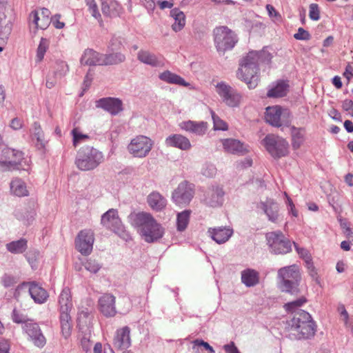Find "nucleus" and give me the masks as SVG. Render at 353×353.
Masks as SVG:
<instances>
[{"label": "nucleus", "mask_w": 353, "mask_h": 353, "mask_svg": "<svg viewBox=\"0 0 353 353\" xmlns=\"http://www.w3.org/2000/svg\"><path fill=\"white\" fill-rule=\"evenodd\" d=\"M294 38L296 40L308 41L311 39V35L304 28H299L297 32L294 34Z\"/></svg>", "instance_id": "6e6d98bb"}, {"label": "nucleus", "mask_w": 353, "mask_h": 353, "mask_svg": "<svg viewBox=\"0 0 353 353\" xmlns=\"http://www.w3.org/2000/svg\"><path fill=\"white\" fill-rule=\"evenodd\" d=\"M69 70L68 65L63 61H57L55 63L54 76L59 77H64Z\"/></svg>", "instance_id": "09e8293b"}, {"label": "nucleus", "mask_w": 353, "mask_h": 353, "mask_svg": "<svg viewBox=\"0 0 353 353\" xmlns=\"http://www.w3.org/2000/svg\"><path fill=\"white\" fill-rule=\"evenodd\" d=\"M285 330L291 339L306 340L314 337L316 325L308 312L299 310L286 320Z\"/></svg>", "instance_id": "f03ea898"}, {"label": "nucleus", "mask_w": 353, "mask_h": 353, "mask_svg": "<svg viewBox=\"0 0 353 353\" xmlns=\"http://www.w3.org/2000/svg\"><path fill=\"white\" fill-rule=\"evenodd\" d=\"M84 267L91 273L96 274L101 268V265L97 260L89 259L84 263Z\"/></svg>", "instance_id": "603ef678"}, {"label": "nucleus", "mask_w": 353, "mask_h": 353, "mask_svg": "<svg viewBox=\"0 0 353 353\" xmlns=\"http://www.w3.org/2000/svg\"><path fill=\"white\" fill-rule=\"evenodd\" d=\"M129 219L131 224L139 228L145 242L154 243L163 237L164 228L151 214L145 212L131 214Z\"/></svg>", "instance_id": "7ed1b4c3"}, {"label": "nucleus", "mask_w": 353, "mask_h": 353, "mask_svg": "<svg viewBox=\"0 0 353 353\" xmlns=\"http://www.w3.org/2000/svg\"><path fill=\"white\" fill-rule=\"evenodd\" d=\"M92 79H93L92 75L90 74V72H88L84 78V81H83V91H85L86 90H88L90 88L92 81Z\"/></svg>", "instance_id": "338daca9"}, {"label": "nucleus", "mask_w": 353, "mask_h": 353, "mask_svg": "<svg viewBox=\"0 0 353 353\" xmlns=\"http://www.w3.org/2000/svg\"><path fill=\"white\" fill-rule=\"evenodd\" d=\"M137 58L141 62L152 67H158L162 65L161 61L157 59L156 55L150 52L149 51H139L137 55Z\"/></svg>", "instance_id": "c9c22d12"}, {"label": "nucleus", "mask_w": 353, "mask_h": 353, "mask_svg": "<svg viewBox=\"0 0 353 353\" xmlns=\"http://www.w3.org/2000/svg\"><path fill=\"white\" fill-rule=\"evenodd\" d=\"M294 245L297 253L302 259L305 260V263L312 260L311 255L307 250L299 247L295 243H294Z\"/></svg>", "instance_id": "13d9d810"}, {"label": "nucleus", "mask_w": 353, "mask_h": 353, "mask_svg": "<svg viewBox=\"0 0 353 353\" xmlns=\"http://www.w3.org/2000/svg\"><path fill=\"white\" fill-rule=\"evenodd\" d=\"M170 16L174 19L172 28L174 32L181 30L185 24V16L179 8H174L170 11Z\"/></svg>", "instance_id": "e433bc0d"}, {"label": "nucleus", "mask_w": 353, "mask_h": 353, "mask_svg": "<svg viewBox=\"0 0 353 353\" xmlns=\"http://www.w3.org/2000/svg\"><path fill=\"white\" fill-rule=\"evenodd\" d=\"M265 118L266 122L272 126H289L291 123L292 114L288 109L275 105L266 108Z\"/></svg>", "instance_id": "6e6552de"}, {"label": "nucleus", "mask_w": 353, "mask_h": 353, "mask_svg": "<svg viewBox=\"0 0 353 353\" xmlns=\"http://www.w3.org/2000/svg\"><path fill=\"white\" fill-rule=\"evenodd\" d=\"M266 240L270 252L274 254H285L291 251V243L281 231L268 232Z\"/></svg>", "instance_id": "1a4fd4ad"}, {"label": "nucleus", "mask_w": 353, "mask_h": 353, "mask_svg": "<svg viewBox=\"0 0 353 353\" xmlns=\"http://www.w3.org/2000/svg\"><path fill=\"white\" fill-rule=\"evenodd\" d=\"M307 302V299L304 296H301L299 299L288 302L284 305L285 310L288 312H292V315L295 312H298L299 308Z\"/></svg>", "instance_id": "a18cd8bd"}, {"label": "nucleus", "mask_w": 353, "mask_h": 353, "mask_svg": "<svg viewBox=\"0 0 353 353\" xmlns=\"http://www.w3.org/2000/svg\"><path fill=\"white\" fill-rule=\"evenodd\" d=\"M179 126L182 130L197 136L204 135L208 128V123L205 121L197 122L191 120L181 122Z\"/></svg>", "instance_id": "5701e85b"}, {"label": "nucleus", "mask_w": 353, "mask_h": 353, "mask_svg": "<svg viewBox=\"0 0 353 353\" xmlns=\"http://www.w3.org/2000/svg\"><path fill=\"white\" fill-rule=\"evenodd\" d=\"M165 144L167 146L177 148L181 150H188L192 148L190 140L179 134H172L167 137Z\"/></svg>", "instance_id": "a878e982"}, {"label": "nucleus", "mask_w": 353, "mask_h": 353, "mask_svg": "<svg viewBox=\"0 0 353 353\" xmlns=\"http://www.w3.org/2000/svg\"><path fill=\"white\" fill-rule=\"evenodd\" d=\"M92 318V314L88 310V309L83 310L79 312L78 315L79 323L83 326H87Z\"/></svg>", "instance_id": "3c124183"}, {"label": "nucleus", "mask_w": 353, "mask_h": 353, "mask_svg": "<svg viewBox=\"0 0 353 353\" xmlns=\"http://www.w3.org/2000/svg\"><path fill=\"white\" fill-rule=\"evenodd\" d=\"M50 12L47 8H42L41 12L32 11L30 14V20L36 25L37 28L46 29L50 23Z\"/></svg>", "instance_id": "4be33fe9"}, {"label": "nucleus", "mask_w": 353, "mask_h": 353, "mask_svg": "<svg viewBox=\"0 0 353 353\" xmlns=\"http://www.w3.org/2000/svg\"><path fill=\"white\" fill-rule=\"evenodd\" d=\"M201 173L206 177H213L216 173V169L214 165L205 163L203 165Z\"/></svg>", "instance_id": "864d4df0"}, {"label": "nucleus", "mask_w": 353, "mask_h": 353, "mask_svg": "<svg viewBox=\"0 0 353 353\" xmlns=\"http://www.w3.org/2000/svg\"><path fill=\"white\" fill-rule=\"evenodd\" d=\"M59 319L62 335L65 339H68L72 331V319L70 312H60Z\"/></svg>", "instance_id": "4c0bfd02"}, {"label": "nucleus", "mask_w": 353, "mask_h": 353, "mask_svg": "<svg viewBox=\"0 0 353 353\" xmlns=\"http://www.w3.org/2000/svg\"><path fill=\"white\" fill-rule=\"evenodd\" d=\"M11 193L17 196H28V191L26 183L20 179H14L10 182Z\"/></svg>", "instance_id": "ea45409f"}, {"label": "nucleus", "mask_w": 353, "mask_h": 353, "mask_svg": "<svg viewBox=\"0 0 353 353\" xmlns=\"http://www.w3.org/2000/svg\"><path fill=\"white\" fill-rule=\"evenodd\" d=\"M81 345L84 351L88 352L91 347L89 339L83 336L81 340Z\"/></svg>", "instance_id": "774afa93"}, {"label": "nucleus", "mask_w": 353, "mask_h": 353, "mask_svg": "<svg viewBox=\"0 0 353 353\" xmlns=\"http://www.w3.org/2000/svg\"><path fill=\"white\" fill-rule=\"evenodd\" d=\"M12 31V23L4 17L3 19L0 17V46L7 42L9 35Z\"/></svg>", "instance_id": "37998d69"}, {"label": "nucleus", "mask_w": 353, "mask_h": 353, "mask_svg": "<svg viewBox=\"0 0 353 353\" xmlns=\"http://www.w3.org/2000/svg\"><path fill=\"white\" fill-rule=\"evenodd\" d=\"M272 57V54L266 50L250 52L240 62L236 72L238 79L244 81L249 88H256L259 80V65L261 63H270Z\"/></svg>", "instance_id": "f257e3e1"}, {"label": "nucleus", "mask_w": 353, "mask_h": 353, "mask_svg": "<svg viewBox=\"0 0 353 353\" xmlns=\"http://www.w3.org/2000/svg\"><path fill=\"white\" fill-rule=\"evenodd\" d=\"M101 6L103 15L108 17L117 16L121 9L120 4L116 0H101Z\"/></svg>", "instance_id": "c85d7f7f"}, {"label": "nucleus", "mask_w": 353, "mask_h": 353, "mask_svg": "<svg viewBox=\"0 0 353 353\" xmlns=\"http://www.w3.org/2000/svg\"><path fill=\"white\" fill-rule=\"evenodd\" d=\"M191 210H185L179 212L176 216V228L179 232L184 231L189 223Z\"/></svg>", "instance_id": "c03bdc74"}, {"label": "nucleus", "mask_w": 353, "mask_h": 353, "mask_svg": "<svg viewBox=\"0 0 353 353\" xmlns=\"http://www.w3.org/2000/svg\"><path fill=\"white\" fill-rule=\"evenodd\" d=\"M305 130L301 128L291 127L292 145L294 150L301 147L304 142Z\"/></svg>", "instance_id": "79ce46f5"}, {"label": "nucleus", "mask_w": 353, "mask_h": 353, "mask_svg": "<svg viewBox=\"0 0 353 353\" xmlns=\"http://www.w3.org/2000/svg\"><path fill=\"white\" fill-rule=\"evenodd\" d=\"M266 10H268L270 17H274L277 19H281V15L272 5L268 4L266 6Z\"/></svg>", "instance_id": "69168bd1"}, {"label": "nucleus", "mask_w": 353, "mask_h": 353, "mask_svg": "<svg viewBox=\"0 0 353 353\" xmlns=\"http://www.w3.org/2000/svg\"><path fill=\"white\" fill-rule=\"evenodd\" d=\"M216 91L222 101L228 106L235 108L239 105L241 95L230 85L224 82L218 83L216 85Z\"/></svg>", "instance_id": "ddd939ff"}, {"label": "nucleus", "mask_w": 353, "mask_h": 353, "mask_svg": "<svg viewBox=\"0 0 353 353\" xmlns=\"http://www.w3.org/2000/svg\"><path fill=\"white\" fill-rule=\"evenodd\" d=\"M10 345L7 340H0V353H9Z\"/></svg>", "instance_id": "0e129e2a"}, {"label": "nucleus", "mask_w": 353, "mask_h": 353, "mask_svg": "<svg viewBox=\"0 0 353 353\" xmlns=\"http://www.w3.org/2000/svg\"><path fill=\"white\" fill-rule=\"evenodd\" d=\"M261 208L267 215L268 220L273 223H277L279 221V207L277 203L272 199H268L265 202H261Z\"/></svg>", "instance_id": "393cba45"}, {"label": "nucleus", "mask_w": 353, "mask_h": 353, "mask_svg": "<svg viewBox=\"0 0 353 353\" xmlns=\"http://www.w3.org/2000/svg\"><path fill=\"white\" fill-rule=\"evenodd\" d=\"M223 349L227 353H241L234 342H230L229 344L225 345Z\"/></svg>", "instance_id": "e2e57ef3"}, {"label": "nucleus", "mask_w": 353, "mask_h": 353, "mask_svg": "<svg viewBox=\"0 0 353 353\" xmlns=\"http://www.w3.org/2000/svg\"><path fill=\"white\" fill-rule=\"evenodd\" d=\"M2 283L6 288L12 286L15 283V279L13 276L4 274L1 279Z\"/></svg>", "instance_id": "680f3d73"}, {"label": "nucleus", "mask_w": 353, "mask_h": 353, "mask_svg": "<svg viewBox=\"0 0 353 353\" xmlns=\"http://www.w3.org/2000/svg\"><path fill=\"white\" fill-rule=\"evenodd\" d=\"M49 41L47 39L41 38L39 45L37 48V56H36V61L39 63L41 62L43 57L44 54L48 48Z\"/></svg>", "instance_id": "de8ad7c7"}, {"label": "nucleus", "mask_w": 353, "mask_h": 353, "mask_svg": "<svg viewBox=\"0 0 353 353\" xmlns=\"http://www.w3.org/2000/svg\"><path fill=\"white\" fill-rule=\"evenodd\" d=\"M71 134L72 135V143L74 147H77L80 143L90 139V137L81 133L78 128H74L71 131Z\"/></svg>", "instance_id": "49530a36"}, {"label": "nucleus", "mask_w": 353, "mask_h": 353, "mask_svg": "<svg viewBox=\"0 0 353 353\" xmlns=\"http://www.w3.org/2000/svg\"><path fill=\"white\" fill-rule=\"evenodd\" d=\"M12 318L13 321L17 323H26V316L19 314L16 309L12 311Z\"/></svg>", "instance_id": "052dcab7"}, {"label": "nucleus", "mask_w": 353, "mask_h": 353, "mask_svg": "<svg viewBox=\"0 0 353 353\" xmlns=\"http://www.w3.org/2000/svg\"><path fill=\"white\" fill-rule=\"evenodd\" d=\"M212 118L214 123V130H227L228 124L218 117L213 110H210Z\"/></svg>", "instance_id": "8fccbe9b"}, {"label": "nucleus", "mask_w": 353, "mask_h": 353, "mask_svg": "<svg viewBox=\"0 0 353 353\" xmlns=\"http://www.w3.org/2000/svg\"><path fill=\"white\" fill-rule=\"evenodd\" d=\"M32 140H36L35 145L39 150H43L46 147V141L44 138L43 132L38 122L32 125Z\"/></svg>", "instance_id": "72a5a7b5"}, {"label": "nucleus", "mask_w": 353, "mask_h": 353, "mask_svg": "<svg viewBox=\"0 0 353 353\" xmlns=\"http://www.w3.org/2000/svg\"><path fill=\"white\" fill-rule=\"evenodd\" d=\"M309 17L314 21H318L320 19V11L317 4L312 3L310 5Z\"/></svg>", "instance_id": "4d7b16f0"}, {"label": "nucleus", "mask_w": 353, "mask_h": 353, "mask_svg": "<svg viewBox=\"0 0 353 353\" xmlns=\"http://www.w3.org/2000/svg\"><path fill=\"white\" fill-rule=\"evenodd\" d=\"M23 329L35 345L39 347L44 346L46 342V338L41 333L38 324L35 323H26Z\"/></svg>", "instance_id": "aec40b11"}, {"label": "nucleus", "mask_w": 353, "mask_h": 353, "mask_svg": "<svg viewBox=\"0 0 353 353\" xmlns=\"http://www.w3.org/2000/svg\"><path fill=\"white\" fill-rule=\"evenodd\" d=\"M96 106L109 112L112 115H117L123 110V103L118 98L105 97L96 101Z\"/></svg>", "instance_id": "dca6fc26"}, {"label": "nucleus", "mask_w": 353, "mask_h": 353, "mask_svg": "<svg viewBox=\"0 0 353 353\" xmlns=\"http://www.w3.org/2000/svg\"><path fill=\"white\" fill-rule=\"evenodd\" d=\"M241 281L247 287H252L259 282V273L252 269H247L241 272Z\"/></svg>", "instance_id": "f704fd0d"}, {"label": "nucleus", "mask_w": 353, "mask_h": 353, "mask_svg": "<svg viewBox=\"0 0 353 353\" xmlns=\"http://www.w3.org/2000/svg\"><path fill=\"white\" fill-rule=\"evenodd\" d=\"M103 54L88 48L81 56L80 62L86 65H103Z\"/></svg>", "instance_id": "b1692460"}, {"label": "nucleus", "mask_w": 353, "mask_h": 353, "mask_svg": "<svg viewBox=\"0 0 353 353\" xmlns=\"http://www.w3.org/2000/svg\"><path fill=\"white\" fill-rule=\"evenodd\" d=\"M8 251L12 254H21L28 248V241L26 239H20L6 244Z\"/></svg>", "instance_id": "a19ab883"}, {"label": "nucleus", "mask_w": 353, "mask_h": 353, "mask_svg": "<svg viewBox=\"0 0 353 353\" xmlns=\"http://www.w3.org/2000/svg\"><path fill=\"white\" fill-rule=\"evenodd\" d=\"M23 292H28L31 298L37 303H43L48 298L47 291L35 282H23L18 285L14 293V298L18 300L20 294Z\"/></svg>", "instance_id": "9d476101"}, {"label": "nucleus", "mask_w": 353, "mask_h": 353, "mask_svg": "<svg viewBox=\"0 0 353 353\" xmlns=\"http://www.w3.org/2000/svg\"><path fill=\"white\" fill-rule=\"evenodd\" d=\"M60 312H70L72 307V296L68 288H65L61 291L59 298Z\"/></svg>", "instance_id": "473e14b6"}, {"label": "nucleus", "mask_w": 353, "mask_h": 353, "mask_svg": "<svg viewBox=\"0 0 353 353\" xmlns=\"http://www.w3.org/2000/svg\"><path fill=\"white\" fill-rule=\"evenodd\" d=\"M305 266L307 269V272L310 276L317 283H319V276L317 270L313 265V263L311 261H306Z\"/></svg>", "instance_id": "5fc2aeb1"}, {"label": "nucleus", "mask_w": 353, "mask_h": 353, "mask_svg": "<svg viewBox=\"0 0 353 353\" xmlns=\"http://www.w3.org/2000/svg\"><path fill=\"white\" fill-rule=\"evenodd\" d=\"M94 239V233L92 230L80 231L75 239L77 250L83 255H89L92 250Z\"/></svg>", "instance_id": "2eb2a0df"}, {"label": "nucleus", "mask_w": 353, "mask_h": 353, "mask_svg": "<svg viewBox=\"0 0 353 353\" xmlns=\"http://www.w3.org/2000/svg\"><path fill=\"white\" fill-rule=\"evenodd\" d=\"M39 255V252L37 250H30L26 253L25 255L26 259L29 262L30 264L32 266L34 263L37 261V258Z\"/></svg>", "instance_id": "bf43d9fd"}, {"label": "nucleus", "mask_w": 353, "mask_h": 353, "mask_svg": "<svg viewBox=\"0 0 353 353\" xmlns=\"http://www.w3.org/2000/svg\"><path fill=\"white\" fill-rule=\"evenodd\" d=\"M159 77L161 81L168 83L183 85L185 87L190 85V83L186 82L183 78L170 70L163 72L159 74Z\"/></svg>", "instance_id": "2f4dec72"}, {"label": "nucleus", "mask_w": 353, "mask_h": 353, "mask_svg": "<svg viewBox=\"0 0 353 353\" xmlns=\"http://www.w3.org/2000/svg\"><path fill=\"white\" fill-rule=\"evenodd\" d=\"M153 145L154 141L150 138L139 135L131 140L128 150L134 157L144 158L149 154Z\"/></svg>", "instance_id": "9b49d317"}, {"label": "nucleus", "mask_w": 353, "mask_h": 353, "mask_svg": "<svg viewBox=\"0 0 353 353\" xmlns=\"http://www.w3.org/2000/svg\"><path fill=\"white\" fill-rule=\"evenodd\" d=\"M101 223L104 227L114 232L121 230L122 224L117 210L110 209L104 213L101 216Z\"/></svg>", "instance_id": "f3484780"}, {"label": "nucleus", "mask_w": 353, "mask_h": 353, "mask_svg": "<svg viewBox=\"0 0 353 353\" xmlns=\"http://www.w3.org/2000/svg\"><path fill=\"white\" fill-rule=\"evenodd\" d=\"M213 35L216 48L220 52L232 50L238 41L236 34L227 26L216 27Z\"/></svg>", "instance_id": "423d86ee"}, {"label": "nucleus", "mask_w": 353, "mask_h": 353, "mask_svg": "<svg viewBox=\"0 0 353 353\" xmlns=\"http://www.w3.org/2000/svg\"><path fill=\"white\" fill-rule=\"evenodd\" d=\"M103 160L101 152L92 146L85 145L77 152L75 165L82 171H90L97 168Z\"/></svg>", "instance_id": "39448f33"}, {"label": "nucleus", "mask_w": 353, "mask_h": 353, "mask_svg": "<svg viewBox=\"0 0 353 353\" xmlns=\"http://www.w3.org/2000/svg\"><path fill=\"white\" fill-rule=\"evenodd\" d=\"M289 85L284 81H279L276 85L268 90L267 96L269 98L282 97L287 94Z\"/></svg>", "instance_id": "58836bf2"}, {"label": "nucleus", "mask_w": 353, "mask_h": 353, "mask_svg": "<svg viewBox=\"0 0 353 353\" xmlns=\"http://www.w3.org/2000/svg\"><path fill=\"white\" fill-rule=\"evenodd\" d=\"M130 334V329L128 326L117 330L113 340L114 348L120 350L128 349L131 345Z\"/></svg>", "instance_id": "412c9836"}, {"label": "nucleus", "mask_w": 353, "mask_h": 353, "mask_svg": "<svg viewBox=\"0 0 353 353\" xmlns=\"http://www.w3.org/2000/svg\"><path fill=\"white\" fill-rule=\"evenodd\" d=\"M194 195V185L187 181H183L173 191L172 199L175 204L185 206L190 203Z\"/></svg>", "instance_id": "f8f14e48"}, {"label": "nucleus", "mask_w": 353, "mask_h": 353, "mask_svg": "<svg viewBox=\"0 0 353 353\" xmlns=\"http://www.w3.org/2000/svg\"><path fill=\"white\" fill-rule=\"evenodd\" d=\"M103 65H119L123 63L126 58L125 55L121 52H112L108 47V52L103 54Z\"/></svg>", "instance_id": "7c9ffc66"}, {"label": "nucleus", "mask_w": 353, "mask_h": 353, "mask_svg": "<svg viewBox=\"0 0 353 353\" xmlns=\"http://www.w3.org/2000/svg\"><path fill=\"white\" fill-rule=\"evenodd\" d=\"M262 142L266 150L274 159H280L289 153V144L281 137L268 134Z\"/></svg>", "instance_id": "0eeeda50"}, {"label": "nucleus", "mask_w": 353, "mask_h": 353, "mask_svg": "<svg viewBox=\"0 0 353 353\" xmlns=\"http://www.w3.org/2000/svg\"><path fill=\"white\" fill-rule=\"evenodd\" d=\"M211 236L217 243L221 244L226 242L233 233V230L230 228H217L210 230Z\"/></svg>", "instance_id": "c756f323"}, {"label": "nucleus", "mask_w": 353, "mask_h": 353, "mask_svg": "<svg viewBox=\"0 0 353 353\" xmlns=\"http://www.w3.org/2000/svg\"><path fill=\"white\" fill-rule=\"evenodd\" d=\"M225 192L219 185H212L204 192L202 201L208 206L216 208L222 205Z\"/></svg>", "instance_id": "4468645a"}, {"label": "nucleus", "mask_w": 353, "mask_h": 353, "mask_svg": "<svg viewBox=\"0 0 353 353\" xmlns=\"http://www.w3.org/2000/svg\"><path fill=\"white\" fill-rule=\"evenodd\" d=\"M100 312L107 317H112L116 313L115 296L111 294H104L99 299Z\"/></svg>", "instance_id": "a211bd4d"}, {"label": "nucleus", "mask_w": 353, "mask_h": 353, "mask_svg": "<svg viewBox=\"0 0 353 353\" xmlns=\"http://www.w3.org/2000/svg\"><path fill=\"white\" fill-rule=\"evenodd\" d=\"M148 205L154 211L161 212L167 205V199L157 191H153L147 196Z\"/></svg>", "instance_id": "bb28decb"}, {"label": "nucleus", "mask_w": 353, "mask_h": 353, "mask_svg": "<svg viewBox=\"0 0 353 353\" xmlns=\"http://www.w3.org/2000/svg\"><path fill=\"white\" fill-rule=\"evenodd\" d=\"M6 154L9 158H10V156H12L14 157V159L0 161V170L2 172H6L14 170H19L21 161L23 159V153L21 151L8 149L6 152Z\"/></svg>", "instance_id": "6ab92c4d"}, {"label": "nucleus", "mask_w": 353, "mask_h": 353, "mask_svg": "<svg viewBox=\"0 0 353 353\" xmlns=\"http://www.w3.org/2000/svg\"><path fill=\"white\" fill-rule=\"evenodd\" d=\"M279 287L283 292L292 295L301 292L299 285L301 275L296 265L281 268L278 271Z\"/></svg>", "instance_id": "20e7f679"}, {"label": "nucleus", "mask_w": 353, "mask_h": 353, "mask_svg": "<svg viewBox=\"0 0 353 353\" xmlns=\"http://www.w3.org/2000/svg\"><path fill=\"white\" fill-rule=\"evenodd\" d=\"M223 145L227 152L234 154L244 155L248 152L247 146L236 139H225Z\"/></svg>", "instance_id": "cd10ccee"}]
</instances>
